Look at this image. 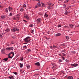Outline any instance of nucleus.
Returning <instances> with one entry per match:
<instances>
[{"mask_svg":"<svg viewBox=\"0 0 79 79\" xmlns=\"http://www.w3.org/2000/svg\"><path fill=\"white\" fill-rule=\"evenodd\" d=\"M23 40L25 42L28 43L29 41L31 40V37L29 36H27Z\"/></svg>","mask_w":79,"mask_h":79,"instance_id":"obj_1","label":"nucleus"},{"mask_svg":"<svg viewBox=\"0 0 79 79\" xmlns=\"http://www.w3.org/2000/svg\"><path fill=\"white\" fill-rule=\"evenodd\" d=\"M15 55V53L13 52H11L8 55V58H12L13 57V56Z\"/></svg>","mask_w":79,"mask_h":79,"instance_id":"obj_2","label":"nucleus"},{"mask_svg":"<svg viewBox=\"0 0 79 79\" xmlns=\"http://www.w3.org/2000/svg\"><path fill=\"white\" fill-rule=\"evenodd\" d=\"M11 31L12 32H15L16 31H18V32H19V30L18 28H17V27H14L13 29L11 30Z\"/></svg>","mask_w":79,"mask_h":79,"instance_id":"obj_3","label":"nucleus"},{"mask_svg":"<svg viewBox=\"0 0 79 79\" xmlns=\"http://www.w3.org/2000/svg\"><path fill=\"white\" fill-rule=\"evenodd\" d=\"M35 66H40V64L39 62H36L35 63Z\"/></svg>","mask_w":79,"mask_h":79,"instance_id":"obj_4","label":"nucleus"},{"mask_svg":"<svg viewBox=\"0 0 79 79\" xmlns=\"http://www.w3.org/2000/svg\"><path fill=\"white\" fill-rule=\"evenodd\" d=\"M71 66H74V67H76L78 64L76 63H74V64H70Z\"/></svg>","mask_w":79,"mask_h":79,"instance_id":"obj_5","label":"nucleus"},{"mask_svg":"<svg viewBox=\"0 0 79 79\" xmlns=\"http://www.w3.org/2000/svg\"><path fill=\"white\" fill-rule=\"evenodd\" d=\"M36 21L37 23H41V19H38L36 20Z\"/></svg>","mask_w":79,"mask_h":79,"instance_id":"obj_6","label":"nucleus"},{"mask_svg":"<svg viewBox=\"0 0 79 79\" xmlns=\"http://www.w3.org/2000/svg\"><path fill=\"white\" fill-rule=\"evenodd\" d=\"M31 52V50L30 49H27L26 50L27 53H29V52Z\"/></svg>","mask_w":79,"mask_h":79,"instance_id":"obj_7","label":"nucleus"},{"mask_svg":"<svg viewBox=\"0 0 79 79\" xmlns=\"http://www.w3.org/2000/svg\"><path fill=\"white\" fill-rule=\"evenodd\" d=\"M24 18H25L27 19L28 20H29V16H28V15H25L24 16Z\"/></svg>","mask_w":79,"mask_h":79,"instance_id":"obj_8","label":"nucleus"},{"mask_svg":"<svg viewBox=\"0 0 79 79\" xmlns=\"http://www.w3.org/2000/svg\"><path fill=\"white\" fill-rule=\"evenodd\" d=\"M73 76H68V79H73Z\"/></svg>","mask_w":79,"mask_h":79,"instance_id":"obj_9","label":"nucleus"},{"mask_svg":"<svg viewBox=\"0 0 79 79\" xmlns=\"http://www.w3.org/2000/svg\"><path fill=\"white\" fill-rule=\"evenodd\" d=\"M56 65H52V69H53V68H56Z\"/></svg>","mask_w":79,"mask_h":79,"instance_id":"obj_10","label":"nucleus"},{"mask_svg":"<svg viewBox=\"0 0 79 79\" xmlns=\"http://www.w3.org/2000/svg\"><path fill=\"white\" fill-rule=\"evenodd\" d=\"M8 78L10 79H14V77L13 76H11V77L9 76Z\"/></svg>","mask_w":79,"mask_h":79,"instance_id":"obj_11","label":"nucleus"},{"mask_svg":"<svg viewBox=\"0 0 79 79\" xmlns=\"http://www.w3.org/2000/svg\"><path fill=\"white\" fill-rule=\"evenodd\" d=\"M70 13V12H68V11H66L64 13V14L66 15H67L69 14V13Z\"/></svg>","mask_w":79,"mask_h":79,"instance_id":"obj_12","label":"nucleus"},{"mask_svg":"<svg viewBox=\"0 0 79 79\" xmlns=\"http://www.w3.org/2000/svg\"><path fill=\"white\" fill-rule=\"evenodd\" d=\"M5 31H6V32H10V29H9V28H7L5 30Z\"/></svg>","mask_w":79,"mask_h":79,"instance_id":"obj_13","label":"nucleus"},{"mask_svg":"<svg viewBox=\"0 0 79 79\" xmlns=\"http://www.w3.org/2000/svg\"><path fill=\"white\" fill-rule=\"evenodd\" d=\"M44 16V17H45L46 18H47V17H48V15H47L46 13H45Z\"/></svg>","mask_w":79,"mask_h":79,"instance_id":"obj_14","label":"nucleus"},{"mask_svg":"<svg viewBox=\"0 0 79 79\" xmlns=\"http://www.w3.org/2000/svg\"><path fill=\"white\" fill-rule=\"evenodd\" d=\"M61 35V34L60 33H58L56 34V36H60Z\"/></svg>","mask_w":79,"mask_h":79,"instance_id":"obj_15","label":"nucleus"},{"mask_svg":"<svg viewBox=\"0 0 79 79\" xmlns=\"http://www.w3.org/2000/svg\"><path fill=\"white\" fill-rule=\"evenodd\" d=\"M8 60V58H4L3 59V60H4V61H7V60Z\"/></svg>","mask_w":79,"mask_h":79,"instance_id":"obj_16","label":"nucleus"},{"mask_svg":"<svg viewBox=\"0 0 79 79\" xmlns=\"http://www.w3.org/2000/svg\"><path fill=\"white\" fill-rule=\"evenodd\" d=\"M26 66L27 69H29V68H30V66L29 65V64H27L26 65Z\"/></svg>","mask_w":79,"mask_h":79,"instance_id":"obj_17","label":"nucleus"},{"mask_svg":"<svg viewBox=\"0 0 79 79\" xmlns=\"http://www.w3.org/2000/svg\"><path fill=\"white\" fill-rule=\"evenodd\" d=\"M41 4H42V7H45V4L43 3H41Z\"/></svg>","mask_w":79,"mask_h":79,"instance_id":"obj_18","label":"nucleus"},{"mask_svg":"<svg viewBox=\"0 0 79 79\" xmlns=\"http://www.w3.org/2000/svg\"><path fill=\"white\" fill-rule=\"evenodd\" d=\"M13 74H15L16 76H17V75L18 74V73L15 72H13Z\"/></svg>","mask_w":79,"mask_h":79,"instance_id":"obj_19","label":"nucleus"},{"mask_svg":"<svg viewBox=\"0 0 79 79\" xmlns=\"http://www.w3.org/2000/svg\"><path fill=\"white\" fill-rule=\"evenodd\" d=\"M1 18L2 19H4V18H6V16L5 15L2 16H1Z\"/></svg>","mask_w":79,"mask_h":79,"instance_id":"obj_20","label":"nucleus"},{"mask_svg":"<svg viewBox=\"0 0 79 79\" xmlns=\"http://www.w3.org/2000/svg\"><path fill=\"white\" fill-rule=\"evenodd\" d=\"M9 11H11V10H12V7H10V6H9Z\"/></svg>","mask_w":79,"mask_h":79,"instance_id":"obj_21","label":"nucleus"},{"mask_svg":"<svg viewBox=\"0 0 79 79\" xmlns=\"http://www.w3.org/2000/svg\"><path fill=\"white\" fill-rule=\"evenodd\" d=\"M9 10V8H6L5 10V11L6 12H8Z\"/></svg>","mask_w":79,"mask_h":79,"instance_id":"obj_22","label":"nucleus"},{"mask_svg":"<svg viewBox=\"0 0 79 79\" xmlns=\"http://www.w3.org/2000/svg\"><path fill=\"white\" fill-rule=\"evenodd\" d=\"M20 64V68H22L23 66V64H21V63H20L19 64Z\"/></svg>","mask_w":79,"mask_h":79,"instance_id":"obj_23","label":"nucleus"},{"mask_svg":"<svg viewBox=\"0 0 79 79\" xmlns=\"http://www.w3.org/2000/svg\"><path fill=\"white\" fill-rule=\"evenodd\" d=\"M54 5V4L53 3H50V6H53Z\"/></svg>","mask_w":79,"mask_h":79,"instance_id":"obj_24","label":"nucleus"},{"mask_svg":"<svg viewBox=\"0 0 79 79\" xmlns=\"http://www.w3.org/2000/svg\"><path fill=\"white\" fill-rule=\"evenodd\" d=\"M53 48H57V46L53 45Z\"/></svg>","mask_w":79,"mask_h":79,"instance_id":"obj_25","label":"nucleus"},{"mask_svg":"<svg viewBox=\"0 0 79 79\" xmlns=\"http://www.w3.org/2000/svg\"><path fill=\"white\" fill-rule=\"evenodd\" d=\"M73 25H69V27H71V28H72V27H73Z\"/></svg>","mask_w":79,"mask_h":79,"instance_id":"obj_26","label":"nucleus"},{"mask_svg":"<svg viewBox=\"0 0 79 79\" xmlns=\"http://www.w3.org/2000/svg\"><path fill=\"white\" fill-rule=\"evenodd\" d=\"M60 46L61 47H64L65 46V44H61L60 45Z\"/></svg>","mask_w":79,"mask_h":79,"instance_id":"obj_27","label":"nucleus"},{"mask_svg":"<svg viewBox=\"0 0 79 79\" xmlns=\"http://www.w3.org/2000/svg\"><path fill=\"white\" fill-rule=\"evenodd\" d=\"M10 50H13V47H10Z\"/></svg>","mask_w":79,"mask_h":79,"instance_id":"obj_28","label":"nucleus"},{"mask_svg":"<svg viewBox=\"0 0 79 79\" xmlns=\"http://www.w3.org/2000/svg\"><path fill=\"white\" fill-rule=\"evenodd\" d=\"M38 6H41V4L40 3H38L37 4Z\"/></svg>","mask_w":79,"mask_h":79,"instance_id":"obj_29","label":"nucleus"},{"mask_svg":"<svg viewBox=\"0 0 79 79\" xmlns=\"http://www.w3.org/2000/svg\"><path fill=\"white\" fill-rule=\"evenodd\" d=\"M50 5H49V6H48L47 8L48 10H50Z\"/></svg>","mask_w":79,"mask_h":79,"instance_id":"obj_30","label":"nucleus"},{"mask_svg":"<svg viewBox=\"0 0 79 79\" xmlns=\"http://www.w3.org/2000/svg\"><path fill=\"white\" fill-rule=\"evenodd\" d=\"M63 6H64L65 8H66V4H63Z\"/></svg>","mask_w":79,"mask_h":79,"instance_id":"obj_31","label":"nucleus"},{"mask_svg":"<svg viewBox=\"0 0 79 79\" xmlns=\"http://www.w3.org/2000/svg\"><path fill=\"white\" fill-rule=\"evenodd\" d=\"M23 48H25V49H27V46H24L23 47Z\"/></svg>","mask_w":79,"mask_h":79,"instance_id":"obj_32","label":"nucleus"},{"mask_svg":"<svg viewBox=\"0 0 79 79\" xmlns=\"http://www.w3.org/2000/svg\"><path fill=\"white\" fill-rule=\"evenodd\" d=\"M24 9H20V11H24Z\"/></svg>","mask_w":79,"mask_h":79,"instance_id":"obj_33","label":"nucleus"},{"mask_svg":"<svg viewBox=\"0 0 79 79\" xmlns=\"http://www.w3.org/2000/svg\"><path fill=\"white\" fill-rule=\"evenodd\" d=\"M9 16H12V14L11 13H10Z\"/></svg>","mask_w":79,"mask_h":79,"instance_id":"obj_34","label":"nucleus"},{"mask_svg":"<svg viewBox=\"0 0 79 79\" xmlns=\"http://www.w3.org/2000/svg\"><path fill=\"white\" fill-rule=\"evenodd\" d=\"M7 49L8 50H10V47H8L7 48Z\"/></svg>","mask_w":79,"mask_h":79,"instance_id":"obj_35","label":"nucleus"},{"mask_svg":"<svg viewBox=\"0 0 79 79\" xmlns=\"http://www.w3.org/2000/svg\"><path fill=\"white\" fill-rule=\"evenodd\" d=\"M66 39H67V40H68V39H69V37H68V36H66Z\"/></svg>","mask_w":79,"mask_h":79,"instance_id":"obj_36","label":"nucleus"},{"mask_svg":"<svg viewBox=\"0 0 79 79\" xmlns=\"http://www.w3.org/2000/svg\"><path fill=\"white\" fill-rule=\"evenodd\" d=\"M23 7H26V4H24L23 5Z\"/></svg>","mask_w":79,"mask_h":79,"instance_id":"obj_37","label":"nucleus"},{"mask_svg":"<svg viewBox=\"0 0 79 79\" xmlns=\"http://www.w3.org/2000/svg\"><path fill=\"white\" fill-rule=\"evenodd\" d=\"M58 27H61V25H58Z\"/></svg>","mask_w":79,"mask_h":79,"instance_id":"obj_38","label":"nucleus"},{"mask_svg":"<svg viewBox=\"0 0 79 79\" xmlns=\"http://www.w3.org/2000/svg\"><path fill=\"white\" fill-rule=\"evenodd\" d=\"M50 48H51V49H52V48H53V47H52V46H50Z\"/></svg>","mask_w":79,"mask_h":79,"instance_id":"obj_39","label":"nucleus"},{"mask_svg":"<svg viewBox=\"0 0 79 79\" xmlns=\"http://www.w3.org/2000/svg\"><path fill=\"white\" fill-rule=\"evenodd\" d=\"M65 61H66V62H67L68 63L69 62V60L66 59L65 60Z\"/></svg>","mask_w":79,"mask_h":79,"instance_id":"obj_40","label":"nucleus"},{"mask_svg":"<svg viewBox=\"0 0 79 79\" xmlns=\"http://www.w3.org/2000/svg\"><path fill=\"white\" fill-rule=\"evenodd\" d=\"M30 27H33V25L32 24L30 25Z\"/></svg>","mask_w":79,"mask_h":79,"instance_id":"obj_41","label":"nucleus"},{"mask_svg":"<svg viewBox=\"0 0 79 79\" xmlns=\"http://www.w3.org/2000/svg\"><path fill=\"white\" fill-rule=\"evenodd\" d=\"M68 0H66V1H64V2L65 3H68Z\"/></svg>","mask_w":79,"mask_h":79,"instance_id":"obj_42","label":"nucleus"},{"mask_svg":"<svg viewBox=\"0 0 79 79\" xmlns=\"http://www.w3.org/2000/svg\"><path fill=\"white\" fill-rule=\"evenodd\" d=\"M62 54L63 55V56H66V54L64 53H62Z\"/></svg>","mask_w":79,"mask_h":79,"instance_id":"obj_43","label":"nucleus"},{"mask_svg":"<svg viewBox=\"0 0 79 79\" xmlns=\"http://www.w3.org/2000/svg\"><path fill=\"white\" fill-rule=\"evenodd\" d=\"M62 59L63 60H65V58L64 57H62Z\"/></svg>","mask_w":79,"mask_h":79,"instance_id":"obj_44","label":"nucleus"},{"mask_svg":"<svg viewBox=\"0 0 79 79\" xmlns=\"http://www.w3.org/2000/svg\"><path fill=\"white\" fill-rule=\"evenodd\" d=\"M23 21H24V22H25V23H27V21H26V20H23Z\"/></svg>","mask_w":79,"mask_h":79,"instance_id":"obj_45","label":"nucleus"},{"mask_svg":"<svg viewBox=\"0 0 79 79\" xmlns=\"http://www.w3.org/2000/svg\"><path fill=\"white\" fill-rule=\"evenodd\" d=\"M69 7H68L67 8L65 9V10H66L67 11V10H69Z\"/></svg>","mask_w":79,"mask_h":79,"instance_id":"obj_46","label":"nucleus"},{"mask_svg":"<svg viewBox=\"0 0 79 79\" xmlns=\"http://www.w3.org/2000/svg\"><path fill=\"white\" fill-rule=\"evenodd\" d=\"M0 8H3V6H2L1 5H0Z\"/></svg>","mask_w":79,"mask_h":79,"instance_id":"obj_47","label":"nucleus"},{"mask_svg":"<svg viewBox=\"0 0 79 79\" xmlns=\"http://www.w3.org/2000/svg\"><path fill=\"white\" fill-rule=\"evenodd\" d=\"M36 1L38 2V3H40V1L39 0H36Z\"/></svg>","mask_w":79,"mask_h":79,"instance_id":"obj_48","label":"nucleus"},{"mask_svg":"<svg viewBox=\"0 0 79 79\" xmlns=\"http://www.w3.org/2000/svg\"><path fill=\"white\" fill-rule=\"evenodd\" d=\"M0 37H1V38H2V37H3V36L1 34H0Z\"/></svg>","mask_w":79,"mask_h":79,"instance_id":"obj_49","label":"nucleus"},{"mask_svg":"<svg viewBox=\"0 0 79 79\" xmlns=\"http://www.w3.org/2000/svg\"><path fill=\"white\" fill-rule=\"evenodd\" d=\"M35 8H38V7H39V6H38L36 5L35 6Z\"/></svg>","mask_w":79,"mask_h":79,"instance_id":"obj_50","label":"nucleus"},{"mask_svg":"<svg viewBox=\"0 0 79 79\" xmlns=\"http://www.w3.org/2000/svg\"><path fill=\"white\" fill-rule=\"evenodd\" d=\"M2 51L3 52H4V51H5V49H3L2 50V51H1V52H2Z\"/></svg>","mask_w":79,"mask_h":79,"instance_id":"obj_51","label":"nucleus"},{"mask_svg":"<svg viewBox=\"0 0 79 79\" xmlns=\"http://www.w3.org/2000/svg\"><path fill=\"white\" fill-rule=\"evenodd\" d=\"M65 50L64 49V50H63L61 51L62 52H65V51H64Z\"/></svg>","mask_w":79,"mask_h":79,"instance_id":"obj_52","label":"nucleus"},{"mask_svg":"<svg viewBox=\"0 0 79 79\" xmlns=\"http://www.w3.org/2000/svg\"><path fill=\"white\" fill-rule=\"evenodd\" d=\"M20 60H21V61H23V58H21L20 59Z\"/></svg>","mask_w":79,"mask_h":79,"instance_id":"obj_53","label":"nucleus"},{"mask_svg":"<svg viewBox=\"0 0 79 79\" xmlns=\"http://www.w3.org/2000/svg\"><path fill=\"white\" fill-rule=\"evenodd\" d=\"M59 61L60 62H62V60L60 59Z\"/></svg>","mask_w":79,"mask_h":79,"instance_id":"obj_54","label":"nucleus"},{"mask_svg":"<svg viewBox=\"0 0 79 79\" xmlns=\"http://www.w3.org/2000/svg\"><path fill=\"white\" fill-rule=\"evenodd\" d=\"M49 3H50V2H47V4H48V5H49Z\"/></svg>","mask_w":79,"mask_h":79,"instance_id":"obj_55","label":"nucleus"},{"mask_svg":"<svg viewBox=\"0 0 79 79\" xmlns=\"http://www.w3.org/2000/svg\"><path fill=\"white\" fill-rule=\"evenodd\" d=\"M23 72H22V73H24V70H23Z\"/></svg>","mask_w":79,"mask_h":79,"instance_id":"obj_56","label":"nucleus"},{"mask_svg":"<svg viewBox=\"0 0 79 79\" xmlns=\"http://www.w3.org/2000/svg\"><path fill=\"white\" fill-rule=\"evenodd\" d=\"M11 37H12V38H13V39H14L15 38V37L13 36H12Z\"/></svg>","mask_w":79,"mask_h":79,"instance_id":"obj_57","label":"nucleus"},{"mask_svg":"<svg viewBox=\"0 0 79 79\" xmlns=\"http://www.w3.org/2000/svg\"><path fill=\"white\" fill-rule=\"evenodd\" d=\"M32 32H34V30H32Z\"/></svg>","mask_w":79,"mask_h":79,"instance_id":"obj_58","label":"nucleus"},{"mask_svg":"<svg viewBox=\"0 0 79 79\" xmlns=\"http://www.w3.org/2000/svg\"><path fill=\"white\" fill-rule=\"evenodd\" d=\"M23 44H27V43H23Z\"/></svg>","mask_w":79,"mask_h":79,"instance_id":"obj_59","label":"nucleus"},{"mask_svg":"<svg viewBox=\"0 0 79 79\" xmlns=\"http://www.w3.org/2000/svg\"><path fill=\"white\" fill-rule=\"evenodd\" d=\"M71 6H69V8H71Z\"/></svg>","mask_w":79,"mask_h":79,"instance_id":"obj_60","label":"nucleus"},{"mask_svg":"<svg viewBox=\"0 0 79 79\" xmlns=\"http://www.w3.org/2000/svg\"><path fill=\"white\" fill-rule=\"evenodd\" d=\"M59 56H61V54H59Z\"/></svg>","mask_w":79,"mask_h":79,"instance_id":"obj_61","label":"nucleus"},{"mask_svg":"<svg viewBox=\"0 0 79 79\" xmlns=\"http://www.w3.org/2000/svg\"><path fill=\"white\" fill-rule=\"evenodd\" d=\"M77 27H79V25H78V26H77Z\"/></svg>","mask_w":79,"mask_h":79,"instance_id":"obj_62","label":"nucleus"},{"mask_svg":"<svg viewBox=\"0 0 79 79\" xmlns=\"http://www.w3.org/2000/svg\"><path fill=\"white\" fill-rule=\"evenodd\" d=\"M64 27L65 28V27Z\"/></svg>","mask_w":79,"mask_h":79,"instance_id":"obj_63","label":"nucleus"},{"mask_svg":"<svg viewBox=\"0 0 79 79\" xmlns=\"http://www.w3.org/2000/svg\"><path fill=\"white\" fill-rule=\"evenodd\" d=\"M0 27H1V26H0Z\"/></svg>","mask_w":79,"mask_h":79,"instance_id":"obj_64","label":"nucleus"}]
</instances>
